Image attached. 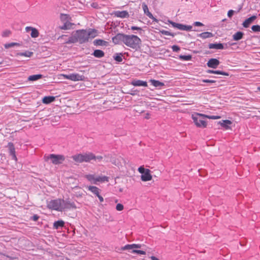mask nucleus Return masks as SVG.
<instances>
[{
  "label": "nucleus",
  "instance_id": "obj_1",
  "mask_svg": "<svg viewBox=\"0 0 260 260\" xmlns=\"http://www.w3.org/2000/svg\"><path fill=\"white\" fill-rule=\"evenodd\" d=\"M96 36V30L95 29H82L77 30L74 34L66 42V44H72L79 42L82 44L88 41L89 38H94Z\"/></svg>",
  "mask_w": 260,
  "mask_h": 260
},
{
  "label": "nucleus",
  "instance_id": "obj_2",
  "mask_svg": "<svg viewBox=\"0 0 260 260\" xmlns=\"http://www.w3.org/2000/svg\"><path fill=\"white\" fill-rule=\"evenodd\" d=\"M218 115H211L195 112L191 115V118L196 125L200 128H205L207 126V121L205 118L210 119H218L220 118Z\"/></svg>",
  "mask_w": 260,
  "mask_h": 260
},
{
  "label": "nucleus",
  "instance_id": "obj_3",
  "mask_svg": "<svg viewBox=\"0 0 260 260\" xmlns=\"http://www.w3.org/2000/svg\"><path fill=\"white\" fill-rule=\"evenodd\" d=\"M142 41L137 36L126 35L125 45L133 49L137 50L140 48Z\"/></svg>",
  "mask_w": 260,
  "mask_h": 260
},
{
  "label": "nucleus",
  "instance_id": "obj_4",
  "mask_svg": "<svg viewBox=\"0 0 260 260\" xmlns=\"http://www.w3.org/2000/svg\"><path fill=\"white\" fill-rule=\"evenodd\" d=\"M73 159L78 163H82L83 162H90L94 157V154L91 152L80 153L73 155L72 156Z\"/></svg>",
  "mask_w": 260,
  "mask_h": 260
},
{
  "label": "nucleus",
  "instance_id": "obj_5",
  "mask_svg": "<svg viewBox=\"0 0 260 260\" xmlns=\"http://www.w3.org/2000/svg\"><path fill=\"white\" fill-rule=\"evenodd\" d=\"M45 161L50 160L51 162L54 165H59L62 163L65 160V157L63 155L50 154L48 155L44 156Z\"/></svg>",
  "mask_w": 260,
  "mask_h": 260
},
{
  "label": "nucleus",
  "instance_id": "obj_6",
  "mask_svg": "<svg viewBox=\"0 0 260 260\" xmlns=\"http://www.w3.org/2000/svg\"><path fill=\"white\" fill-rule=\"evenodd\" d=\"M61 199L52 200L47 203V207L51 210L58 211L63 210V204Z\"/></svg>",
  "mask_w": 260,
  "mask_h": 260
},
{
  "label": "nucleus",
  "instance_id": "obj_7",
  "mask_svg": "<svg viewBox=\"0 0 260 260\" xmlns=\"http://www.w3.org/2000/svg\"><path fill=\"white\" fill-rule=\"evenodd\" d=\"M62 76L64 79H69L73 81H84L85 76L83 75H81L77 73H72L68 75L63 74Z\"/></svg>",
  "mask_w": 260,
  "mask_h": 260
},
{
  "label": "nucleus",
  "instance_id": "obj_8",
  "mask_svg": "<svg viewBox=\"0 0 260 260\" xmlns=\"http://www.w3.org/2000/svg\"><path fill=\"white\" fill-rule=\"evenodd\" d=\"M170 24L172 25L173 27L177 28L179 30L190 31L192 28V26L185 25L181 23H178L172 20H168Z\"/></svg>",
  "mask_w": 260,
  "mask_h": 260
},
{
  "label": "nucleus",
  "instance_id": "obj_9",
  "mask_svg": "<svg viewBox=\"0 0 260 260\" xmlns=\"http://www.w3.org/2000/svg\"><path fill=\"white\" fill-rule=\"evenodd\" d=\"M221 126L226 129H232L235 125V122L234 121L230 120H222L218 122Z\"/></svg>",
  "mask_w": 260,
  "mask_h": 260
},
{
  "label": "nucleus",
  "instance_id": "obj_10",
  "mask_svg": "<svg viewBox=\"0 0 260 260\" xmlns=\"http://www.w3.org/2000/svg\"><path fill=\"white\" fill-rule=\"evenodd\" d=\"M126 35L122 33H118L112 38V41L115 44H119L121 43L125 44Z\"/></svg>",
  "mask_w": 260,
  "mask_h": 260
},
{
  "label": "nucleus",
  "instance_id": "obj_11",
  "mask_svg": "<svg viewBox=\"0 0 260 260\" xmlns=\"http://www.w3.org/2000/svg\"><path fill=\"white\" fill-rule=\"evenodd\" d=\"M7 148L8 149L9 155L11 156L12 159L17 161V158L16 155L15 148L13 143L12 142L8 143Z\"/></svg>",
  "mask_w": 260,
  "mask_h": 260
},
{
  "label": "nucleus",
  "instance_id": "obj_12",
  "mask_svg": "<svg viewBox=\"0 0 260 260\" xmlns=\"http://www.w3.org/2000/svg\"><path fill=\"white\" fill-rule=\"evenodd\" d=\"M220 61L217 58H212L209 59L207 65L209 68L216 69L219 65Z\"/></svg>",
  "mask_w": 260,
  "mask_h": 260
},
{
  "label": "nucleus",
  "instance_id": "obj_13",
  "mask_svg": "<svg viewBox=\"0 0 260 260\" xmlns=\"http://www.w3.org/2000/svg\"><path fill=\"white\" fill-rule=\"evenodd\" d=\"M63 204V210L64 209H76V206L74 202L71 201L69 200H62Z\"/></svg>",
  "mask_w": 260,
  "mask_h": 260
},
{
  "label": "nucleus",
  "instance_id": "obj_14",
  "mask_svg": "<svg viewBox=\"0 0 260 260\" xmlns=\"http://www.w3.org/2000/svg\"><path fill=\"white\" fill-rule=\"evenodd\" d=\"M256 15H252V16L247 18L242 23V25L245 28H248L250 25L256 19Z\"/></svg>",
  "mask_w": 260,
  "mask_h": 260
},
{
  "label": "nucleus",
  "instance_id": "obj_15",
  "mask_svg": "<svg viewBox=\"0 0 260 260\" xmlns=\"http://www.w3.org/2000/svg\"><path fill=\"white\" fill-rule=\"evenodd\" d=\"M115 16L121 18H128L129 17V14L126 11H116L113 13Z\"/></svg>",
  "mask_w": 260,
  "mask_h": 260
},
{
  "label": "nucleus",
  "instance_id": "obj_16",
  "mask_svg": "<svg viewBox=\"0 0 260 260\" xmlns=\"http://www.w3.org/2000/svg\"><path fill=\"white\" fill-rule=\"evenodd\" d=\"M142 247V245L140 244H127L121 248V249L123 250H134L136 248H141Z\"/></svg>",
  "mask_w": 260,
  "mask_h": 260
},
{
  "label": "nucleus",
  "instance_id": "obj_17",
  "mask_svg": "<svg viewBox=\"0 0 260 260\" xmlns=\"http://www.w3.org/2000/svg\"><path fill=\"white\" fill-rule=\"evenodd\" d=\"M131 84L135 86L147 87L148 86L146 81L140 80H134L131 82Z\"/></svg>",
  "mask_w": 260,
  "mask_h": 260
},
{
  "label": "nucleus",
  "instance_id": "obj_18",
  "mask_svg": "<svg viewBox=\"0 0 260 260\" xmlns=\"http://www.w3.org/2000/svg\"><path fill=\"white\" fill-rule=\"evenodd\" d=\"M150 172V171L149 169H146V171L141 175V178L143 181H150L152 179V176L151 175Z\"/></svg>",
  "mask_w": 260,
  "mask_h": 260
},
{
  "label": "nucleus",
  "instance_id": "obj_19",
  "mask_svg": "<svg viewBox=\"0 0 260 260\" xmlns=\"http://www.w3.org/2000/svg\"><path fill=\"white\" fill-rule=\"evenodd\" d=\"M244 33L241 31H238L234 34L232 37L233 40L235 41H238L244 38Z\"/></svg>",
  "mask_w": 260,
  "mask_h": 260
},
{
  "label": "nucleus",
  "instance_id": "obj_20",
  "mask_svg": "<svg viewBox=\"0 0 260 260\" xmlns=\"http://www.w3.org/2000/svg\"><path fill=\"white\" fill-rule=\"evenodd\" d=\"M207 73L209 74H217V75H221L224 76H229V73L226 72H224L223 71H220V70H208L207 71Z\"/></svg>",
  "mask_w": 260,
  "mask_h": 260
},
{
  "label": "nucleus",
  "instance_id": "obj_21",
  "mask_svg": "<svg viewBox=\"0 0 260 260\" xmlns=\"http://www.w3.org/2000/svg\"><path fill=\"white\" fill-rule=\"evenodd\" d=\"M208 47L209 49H223V44L220 43H210L209 44Z\"/></svg>",
  "mask_w": 260,
  "mask_h": 260
},
{
  "label": "nucleus",
  "instance_id": "obj_22",
  "mask_svg": "<svg viewBox=\"0 0 260 260\" xmlns=\"http://www.w3.org/2000/svg\"><path fill=\"white\" fill-rule=\"evenodd\" d=\"M55 97L54 96H45L42 99L43 103L49 104L55 101Z\"/></svg>",
  "mask_w": 260,
  "mask_h": 260
},
{
  "label": "nucleus",
  "instance_id": "obj_23",
  "mask_svg": "<svg viewBox=\"0 0 260 260\" xmlns=\"http://www.w3.org/2000/svg\"><path fill=\"white\" fill-rule=\"evenodd\" d=\"M198 37L203 39L210 38L214 37V35L210 32L205 31L198 35Z\"/></svg>",
  "mask_w": 260,
  "mask_h": 260
},
{
  "label": "nucleus",
  "instance_id": "obj_24",
  "mask_svg": "<svg viewBox=\"0 0 260 260\" xmlns=\"http://www.w3.org/2000/svg\"><path fill=\"white\" fill-rule=\"evenodd\" d=\"M91 55H93L94 57L96 58H102L104 56L105 53L102 50L96 49L94 50V51L92 53Z\"/></svg>",
  "mask_w": 260,
  "mask_h": 260
},
{
  "label": "nucleus",
  "instance_id": "obj_25",
  "mask_svg": "<svg viewBox=\"0 0 260 260\" xmlns=\"http://www.w3.org/2000/svg\"><path fill=\"white\" fill-rule=\"evenodd\" d=\"M149 82L155 87H160L165 85L164 83L154 79H151L149 80Z\"/></svg>",
  "mask_w": 260,
  "mask_h": 260
},
{
  "label": "nucleus",
  "instance_id": "obj_26",
  "mask_svg": "<svg viewBox=\"0 0 260 260\" xmlns=\"http://www.w3.org/2000/svg\"><path fill=\"white\" fill-rule=\"evenodd\" d=\"M74 26V24L70 22H66L64 23L63 25L60 27V29L63 30H68L73 28V26Z\"/></svg>",
  "mask_w": 260,
  "mask_h": 260
},
{
  "label": "nucleus",
  "instance_id": "obj_27",
  "mask_svg": "<svg viewBox=\"0 0 260 260\" xmlns=\"http://www.w3.org/2000/svg\"><path fill=\"white\" fill-rule=\"evenodd\" d=\"M43 77V75L42 74L32 75L29 76L28 77V80L30 81H35L42 78Z\"/></svg>",
  "mask_w": 260,
  "mask_h": 260
},
{
  "label": "nucleus",
  "instance_id": "obj_28",
  "mask_svg": "<svg viewBox=\"0 0 260 260\" xmlns=\"http://www.w3.org/2000/svg\"><path fill=\"white\" fill-rule=\"evenodd\" d=\"M64 224V222L62 220H58L56 221H55L53 223V228L54 229L57 230L59 229L60 228L63 227Z\"/></svg>",
  "mask_w": 260,
  "mask_h": 260
},
{
  "label": "nucleus",
  "instance_id": "obj_29",
  "mask_svg": "<svg viewBox=\"0 0 260 260\" xmlns=\"http://www.w3.org/2000/svg\"><path fill=\"white\" fill-rule=\"evenodd\" d=\"M95 181L96 182V184H98V182H105L109 181V177L105 176H97L96 177Z\"/></svg>",
  "mask_w": 260,
  "mask_h": 260
},
{
  "label": "nucleus",
  "instance_id": "obj_30",
  "mask_svg": "<svg viewBox=\"0 0 260 260\" xmlns=\"http://www.w3.org/2000/svg\"><path fill=\"white\" fill-rule=\"evenodd\" d=\"M142 8L145 14H146L148 17H153V15L149 11L148 7L145 3L142 4Z\"/></svg>",
  "mask_w": 260,
  "mask_h": 260
},
{
  "label": "nucleus",
  "instance_id": "obj_31",
  "mask_svg": "<svg viewBox=\"0 0 260 260\" xmlns=\"http://www.w3.org/2000/svg\"><path fill=\"white\" fill-rule=\"evenodd\" d=\"M85 177L91 183L94 184H96V182L95 181L96 177L94 175H92V174L86 175Z\"/></svg>",
  "mask_w": 260,
  "mask_h": 260
},
{
  "label": "nucleus",
  "instance_id": "obj_32",
  "mask_svg": "<svg viewBox=\"0 0 260 260\" xmlns=\"http://www.w3.org/2000/svg\"><path fill=\"white\" fill-rule=\"evenodd\" d=\"M192 58V55L188 54V55H180L179 56V59L182 61H189Z\"/></svg>",
  "mask_w": 260,
  "mask_h": 260
},
{
  "label": "nucleus",
  "instance_id": "obj_33",
  "mask_svg": "<svg viewBox=\"0 0 260 260\" xmlns=\"http://www.w3.org/2000/svg\"><path fill=\"white\" fill-rule=\"evenodd\" d=\"M20 44L16 42H12L9 43H6L4 44V47L6 49H9L10 48L14 47V46H20Z\"/></svg>",
  "mask_w": 260,
  "mask_h": 260
},
{
  "label": "nucleus",
  "instance_id": "obj_34",
  "mask_svg": "<svg viewBox=\"0 0 260 260\" xmlns=\"http://www.w3.org/2000/svg\"><path fill=\"white\" fill-rule=\"evenodd\" d=\"M33 54V52L29 51H26L24 52H19L17 53L18 55L21 56H25L30 57H31Z\"/></svg>",
  "mask_w": 260,
  "mask_h": 260
},
{
  "label": "nucleus",
  "instance_id": "obj_35",
  "mask_svg": "<svg viewBox=\"0 0 260 260\" xmlns=\"http://www.w3.org/2000/svg\"><path fill=\"white\" fill-rule=\"evenodd\" d=\"M122 53H116L114 56L113 58L114 60L118 62L122 61Z\"/></svg>",
  "mask_w": 260,
  "mask_h": 260
},
{
  "label": "nucleus",
  "instance_id": "obj_36",
  "mask_svg": "<svg viewBox=\"0 0 260 260\" xmlns=\"http://www.w3.org/2000/svg\"><path fill=\"white\" fill-rule=\"evenodd\" d=\"M106 42L101 39H96L93 41V44L96 46H102L105 45Z\"/></svg>",
  "mask_w": 260,
  "mask_h": 260
},
{
  "label": "nucleus",
  "instance_id": "obj_37",
  "mask_svg": "<svg viewBox=\"0 0 260 260\" xmlns=\"http://www.w3.org/2000/svg\"><path fill=\"white\" fill-rule=\"evenodd\" d=\"M87 188L93 194L96 193L98 190H100L98 187L95 186H88L87 187Z\"/></svg>",
  "mask_w": 260,
  "mask_h": 260
},
{
  "label": "nucleus",
  "instance_id": "obj_38",
  "mask_svg": "<svg viewBox=\"0 0 260 260\" xmlns=\"http://www.w3.org/2000/svg\"><path fill=\"white\" fill-rule=\"evenodd\" d=\"M39 31L36 28H34L31 31L30 36L32 38H37L39 36Z\"/></svg>",
  "mask_w": 260,
  "mask_h": 260
},
{
  "label": "nucleus",
  "instance_id": "obj_39",
  "mask_svg": "<svg viewBox=\"0 0 260 260\" xmlns=\"http://www.w3.org/2000/svg\"><path fill=\"white\" fill-rule=\"evenodd\" d=\"M160 32L161 34L166 36H172V37H174L175 36V34L169 31L166 30H160Z\"/></svg>",
  "mask_w": 260,
  "mask_h": 260
},
{
  "label": "nucleus",
  "instance_id": "obj_40",
  "mask_svg": "<svg viewBox=\"0 0 260 260\" xmlns=\"http://www.w3.org/2000/svg\"><path fill=\"white\" fill-rule=\"evenodd\" d=\"M128 94H129L132 95H136L139 94V91L137 89H135L134 88L131 89L128 92Z\"/></svg>",
  "mask_w": 260,
  "mask_h": 260
},
{
  "label": "nucleus",
  "instance_id": "obj_41",
  "mask_svg": "<svg viewBox=\"0 0 260 260\" xmlns=\"http://www.w3.org/2000/svg\"><path fill=\"white\" fill-rule=\"evenodd\" d=\"M252 30L254 32H260V25H254L251 27Z\"/></svg>",
  "mask_w": 260,
  "mask_h": 260
},
{
  "label": "nucleus",
  "instance_id": "obj_42",
  "mask_svg": "<svg viewBox=\"0 0 260 260\" xmlns=\"http://www.w3.org/2000/svg\"><path fill=\"white\" fill-rule=\"evenodd\" d=\"M11 34L10 30L6 29L2 32V36L4 38L8 37Z\"/></svg>",
  "mask_w": 260,
  "mask_h": 260
},
{
  "label": "nucleus",
  "instance_id": "obj_43",
  "mask_svg": "<svg viewBox=\"0 0 260 260\" xmlns=\"http://www.w3.org/2000/svg\"><path fill=\"white\" fill-rule=\"evenodd\" d=\"M131 250L132 251L131 252L133 253H137L138 254H146V252L143 250H137V249H134V250Z\"/></svg>",
  "mask_w": 260,
  "mask_h": 260
},
{
  "label": "nucleus",
  "instance_id": "obj_44",
  "mask_svg": "<svg viewBox=\"0 0 260 260\" xmlns=\"http://www.w3.org/2000/svg\"><path fill=\"white\" fill-rule=\"evenodd\" d=\"M130 29L132 30H138L139 31V34H141L142 31H143V29L141 27L136 26H132Z\"/></svg>",
  "mask_w": 260,
  "mask_h": 260
},
{
  "label": "nucleus",
  "instance_id": "obj_45",
  "mask_svg": "<svg viewBox=\"0 0 260 260\" xmlns=\"http://www.w3.org/2000/svg\"><path fill=\"white\" fill-rule=\"evenodd\" d=\"M172 49L173 52H178L180 50V48L178 45H174L172 46Z\"/></svg>",
  "mask_w": 260,
  "mask_h": 260
},
{
  "label": "nucleus",
  "instance_id": "obj_46",
  "mask_svg": "<svg viewBox=\"0 0 260 260\" xmlns=\"http://www.w3.org/2000/svg\"><path fill=\"white\" fill-rule=\"evenodd\" d=\"M202 81L204 83H215L216 81L213 80L203 79Z\"/></svg>",
  "mask_w": 260,
  "mask_h": 260
},
{
  "label": "nucleus",
  "instance_id": "obj_47",
  "mask_svg": "<svg viewBox=\"0 0 260 260\" xmlns=\"http://www.w3.org/2000/svg\"><path fill=\"white\" fill-rule=\"evenodd\" d=\"M116 209L117 211H122L123 209V206L121 204H118L116 206Z\"/></svg>",
  "mask_w": 260,
  "mask_h": 260
},
{
  "label": "nucleus",
  "instance_id": "obj_48",
  "mask_svg": "<svg viewBox=\"0 0 260 260\" xmlns=\"http://www.w3.org/2000/svg\"><path fill=\"white\" fill-rule=\"evenodd\" d=\"M91 6L95 9H100L101 7L99 6V5L96 2H93L91 4Z\"/></svg>",
  "mask_w": 260,
  "mask_h": 260
},
{
  "label": "nucleus",
  "instance_id": "obj_49",
  "mask_svg": "<svg viewBox=\"0 0 260 260\" xmlns=\"http://www.w3.org/2000/svg\"><path fill=\"white\" fill-rule=\"evenodd\" d=\"M146 169L143 167H140L138 168V171L142 175L146 171Z\"/></svg>",
  "mask_w": 260,
  "mask_h": 260
},
{
  "label": "nucleus",
  "instance_id": "obj_50",
  "mask_svg": "<svg viewBox=\"0 0 260 260\" xmlns=\"http://www.w3.org/2000/svg\"><path fill=\"white\" fill-rule=\"evenodd\" d=\"M235 11L233 10H230L228 12V16L229 18H231L234 14Z\"/></svg>",
  "mask_w": 260,
  "mask_h": 260
},
{
  "label": "nucleus",
  "instance_id": "obj_51",
  "mask_svg": "<svg viewBox=\"0 0 260 260\" xmlns=\"http://www.w3.org/2000/svg\"><path fill=\"white\" fill-rule=\"evenodd\" d=\"M94 157L92 160H95V161H101L102 159H103V157L102 156H95L94 155Z\"/></svg>",
  "mask_w": 260,
  "mask_h": 260
},
{
  "label": "nucleus",
  "instance_id": "obj_52",
  "mask_svg": "<svg viewBox=\"0 0 260 260\" xmlns=\"http://www.w3.org/2000/svg\"><path fill=\"white\" fill-rule=\"evenodd\" d=\"M193 25L196 26H204V24L199 21H196L193 23Z\"/></svg>",
  "mask_w": 260,
  "mask_h": 260
},
{
  "label": "nucleus",
  "instance_id": "obj_53",
  "mask_svg": "<svg viewBox=\"0 0 260 260\" xmlns=\"http://www.w3.org/2000/svg\"><path fill=\"white\" fill-rule=\"evenodd\" d=\"M39 218V216L37 215V214H35L30 219L35 221H37Z\"/></svg>",
  "mask_w": 260,
  "mask_h": 260
},
{
  "label": "nucleus",
  "instance_id": "obj_54",
  "mask_svg": "<svg viewBox=\"0 0 260 260\" xmlns=\"http://www.w3.org/2000/svg\"><path fill=\"white\" fill-rule=\"evenodd\" d=\"M34 27L31 26H26L25 27V30L26 32H29V31H31Z\"/></svg>",
  "mask_w": 260,
  "mask_h": 260
},
{
  "label": "nucleus",
  "instance_id": "obj_55",
  "mask_svg": "<svg viewBox=\"0 0 260 260\" xmlns=\"http://www.w3.org/2000/svg\"><path fill=\"white\" fill-rule=\"evenodd\" d=\"M150 118V114L149 113H147L145 115V118L148 119Z\"/></svg>",
  "mask_w": 260,
  "mask_h": 260
},
{
  "label": "nucleus",
  "instance_id": "obj_56",
  "mask_svg": "<svg viewBox=\"0 0 260 260\" xmlns=\"http://www.w3.org/2000/svg\"><path fill=\"white\" fill-rule=\"evenodd\" d=\"M100 201V202H103L104 201V198L100 195L98 196V197Z\"/></svg>",
  "mask_w": 260,
  "mask_h": 260
},
{
  "label": "nucleus",
  "instance_id": "obj_57",
  "mask_svg": "<svg viewBox=\"0 0 260 260\" xmlns=\"http://www.w3.org/2000/svg\"><path fill=\"white\" fill-rule=\"evenodd\" d=\"M149 18L151 19L153 21H155V22H158V20L155 18L153 16V17H149Z\"/></svg>",
  "mask_w": 260,
  "mask_h": 260
},
{
  "label": "nucleus",
  "instance_id": "obj_58",
  "mask_svg": "<svg viewBox=\"0 0 260 260\" xmlns=\"http://www.w3.org/2000/svg\"><path fill=\"white\" fill-rule=\"evenodd\" d=\"M150 258L151 260H159L158 258H157L156 257L154 256H150Z\"/></svg>",
  "mask_w": 260,
  "mask_h": 260
},
{
  "label": "nucleus",
  "instance_id": "obj_59",
  "mask_svg": "<svg viewBox=\"0 0 260 260\" xmlns=\"http://www.w3.org/2000/svg\"><path fill=\"white\" fill-rule=\"evenodd\" d=\"M94 194L96 195L98 197V196H100V190H98L96 193H95Z\"/></svg>",
  "mask_w": 260,
  "mask_h": 260
},
{
  "label": "nucleus",
  "instance_id": "obj_60",
  "mask_svg": "<svg viewBox=\"0 0 260 260\" xmlns=\"http://www.w3.org/2000/svg\"><path fill=\"white\" fill-rule=\"evenodd\" d=\"M94 194L96 195L98 197V196H100V190H98L96 193H95Z\"/></svg>",
  "mask_w": 260,
  "mask_h": 260
},
{
  "label": "nucleus",
  "instance_id": "obj_61",
  "mask_svg": "<svg viewBox=\"0 0 260 260\" xmlns=\"http://www.w3.org/2000/svg\"><path fill=\"white\" fill-rule=\"evenodd\" d=\"M257 90L260 91V86H258L257 88Z\"/></svg>",
  "mask_w": 260,
  "mask_h": 260
},
{
  "label": "nucleus",
  "instance_id": "obj_62",
  "mask_svg": "<svg viewBox=\"0 0 260 260\" xmlns=\"http://www.w3.org/2000/svg\"><path fill=\"white\" fill-rule=\"evenodd\" d=\"M235 44H236V43H233L231 44V45H235Z\"/></svg>",
  "mask_w": 260,
  "mask_h": 260
}]
</instances>
